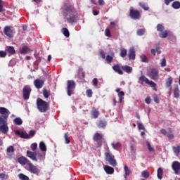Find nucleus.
<instances>
[{
	"label": "nucleus",
	"instance_id": "nucleus-15",
	"mask_svg": "<svg viewBox=\"0 0 180 180\" xmlns=\"http://www.w3.org/2000/svg\"><path fill=\"white\" fill-rule=\"evenodd\" d=\"M34 85L37 89H41L43 86L44 85V80H41L40 79H36L34 81Z\"/></svg>",
	"mask_w": 180,
	"mask_h": 180
},
{
	"label": "nucleus",
	"instance_id": "nucleus-44",
	"mask_svg": "<svg viewBox=\"0 0 180 180\" xmlns=\"http://www.w3.org/2000/svg\"><path fill=\"white\" fill-rule=\"evenodd\" d=\"M140 58L142 63H148V58H147L146 55L144 54L141 55Z\"/></svg>",
	"mask_w": 180,
	"mask_h": 180
},
{
	"label": "nucleus",
	"instance_id": "nucleus-24",
	"mask_svg": "<svg viewBox=\"0 0 180 180\" xmlns=\"http://www.w3.org/2000/svg\"><path fill=\"white\" fill-rule=\"evenodd\" d=\"M112 70H114L115 72H117L118 74H120V75H123V71L120 70V66L119 65V64L115 65L112 67Z\"/></svg>",
	"mask_w": 180,
	"mask_h": 180
},
{
	"label": "nucleus",
	"instance_id": "nucleus-9",
	"mask_svg": "<svg viewBox=\"0 0 180 180\" xmlns=\"http://www.w3.org/2000/svg\"><path fill=\"white\" fill-rule=\"evenodd\" d=\"M76 84L74 80H68L67 82V92L68 96H71L72 94H74V91L75 89Z\"/></svg>",
	"mask_w": 180,
	"mask_h": 180
},
{
	"label": "nucleus",
	"instance_id": "nucleus-10",
	"mask_svg": "<svg viewBox=\"0 0 180 180\" xmlns=\"http://www.w3.org/2000/svg\"><path fill=\"white\" fill-rule=\"evenodd\" d=\"M129 16L131 19H134V20H137L141 18V13L139 10H134L133 8L129 9Z\"/></svg>",
	"mask_w": 180,
	"mask_h": 180
},
{
	"label": "nucleus",
	"instance_id": "nucleus-12",
	"mask_svg": "<svg viewBox=\"0 0 180 180\" xmlns=\"http://www.w3.org/2000/svg\"><path fill=\"white\" fill-rule=\"evenodd\" d=\"M0 115H2L0 116V119L2 117L3 120H8V117H9V115H11V112L4 107H0Z\"/></svg>",
	"mask_w": 180,
	"mask_h": 180
},
{
	"label": "nucleus",
	"instance_id": "nucleus-14",
	"mask_svg": "<svg viewBox=\"0 0 180 180\" xmlns=\"http://www.w3.org/2000/svg\"><path fill=\"white\" fill-rule=\"evenodd\" d=\"M6 155L9 160L13 158V155H15V147H13V146H10L7 148Z\"/></svg>",
	"mask_w": 180,
	"mask_h": 180
},
{
	"label": "nucleus",
	"instance_id": "nucleus-28",
	"mask_svg": "<svg viewBox=\"0 0 180 180\" xmlns=\"http://www.w3.org/2000/svg\"><path fill=\"white\" fill-rule=\"evenodd\" d=\"M43 96L47 99V98H50L51 92L50 90H47L46 88H44L42 90Z\"/></svg>",
	"mask_w": 180,
	"mask_h": 180
},
{
	"label": "nucleus",
	"instance_id": "nucleus-59",
	"mask_svg": "<svg viewBox=\"0 0 180 180\" xmlns=\"http://www.w3.org/2000/svg\"><path fill=\"white\" fill-rule=\"evenodd\" d=\"M100 57H101V58H103V59L106 58L105 52L103 51H100Z\"/></svg>",
	"mask_w": 180,
	"mask_h": 180
},
{
	"label": "nucleus",
	"instance_id": "nucleus-3",
	"mask_svg": "<svg viewBox=\"0 0 180 180\" xmlns=\"http://www.w3.org/2000/svg\"><path fill=\"white\" fill-rule=\"evenodd\" d=\"M37 107L38 110H39L41 113H44L49 110L50 104L43 99L38 98L37 99Z\"/></svg>",
	"mask_w": 180,
	"mask_h": 180
},
{
	"label": "nucleus",
	"instance_id": "nucleus-64",
	"mask_svg": "<svg viewBox=\"0 0 180 180\" xmlns=\"http://www.w3.org/2000/svg\"><path fill=\"white\" fill-rule=\"evenodd\" d=\"M118 96H119V98H124V91H120L118 94Z\"/></svg>",
	"mask_w": 180,
	"mask_h": 180
},
{
	"label": "nucleus",
	"instance_id": "nucleus-26",
	"mask_svg": "<svg viewBox=\"0 0 180 180\" xmlns=\"http://www.w3.org/2000/svg\"><path fill=\"white\" fill-rule=\"evenodd\" d=\"M114 57H115V53H113L112 51H110V54L107 55L106 56V61H108V63H112V61H113Z\"/></svg>",
	"mask_w": 180,
	"mask_h": 180
},
{
	"label": "nucleus",
	"instance_id": "nucleus-7",
	"mask_svg": "<svg viewBox=\"0 0 180 180\" xmlns=\"http://www.w3.org/2000/svg\"><path fill=\"white\" fill-rule=\"evenodd\" d=\"M160 71L157 68H152L150 71L148 72L147 75L150 79L153 81H157L160 78Z\"/></svg>",
	"mask_w": 180,
	"mask_h": 180
},
{
	"label": "nucleus",
	"instance_id": "nucleus-32",
	"mask_svg": "<svg viewBox=\"0 0 180 180\" xmlns=\"http://www.w3.org/2000/svg\"><path fill=\"white\" fill-rule=\"evenodd\" d=\"M172 81H174V79H172V77H169L166 79V86L167 88H169L171 85H172Z\"/></svg>",
	"mask_w": 180,
	"mask_h": 180
},
{
	"label": "nucleus",
	"instance_id": "nucleus-5",
	"mask_svg": "<svg viewBox=\"0 0 180 180\" xmlns=\"http://www.w3.org/2000/svg\"><path fill=\"white\" fill-rule=\"evenodd\" d=\"M25 168L27 171L34 175H39L40 174V169L37 166L32 163V162L28 163V165L25 166Z\"/></svg>",
	"mask_w": 180,
	"mask_h": 180
},
{
	"label": "nucleus",
	"instance_id": "nucleus-29",
	"mask_svg": "<svg viewBox=\"0 0 180 180\" xmlns=\"http://www.w3.org/2000/svg\"><path fill=\"white\" fill-rule=\"evenodd\" d=\"M39 150L44 153L47 151V147H46V143H44V142L41 141L39 143Z\"/></svg>",
	"mask_w": 180,
	"mask_h": 180
},
{
	"label": "nucleus",
	"instance_id": "nucleus-21",
	"mask_svg": "<svg viewBox=\"0 0 180 180\" xmlns=\"http://www.w3.org/2000/svg\"><path fill=\"white\" fill-rule=\"evenodd\" d=\"M129 60H136V51L134 49L131 48L129 49V53L128 55Z\"/></svg>",
	"mask_w": 180,
	"mask_h": 180
},
{
	"label": "nucleus",
	"instance_id": "nucleus-41",
	"mask_svg": "<svg viewBox=\"0 0 180 180\" xmlns=\"http://www.w3.org/2000/svg\"><path fill=\"white\" fill-rule=\"evenodd\" d=\"M174 98H176V99L179 98V89L178 87L174 88Z\"/></svg>",
	"mask_w": 180,
	"mask_h": 180
},
{
	"label": "nucleus",
	"instance_id": "nucleus-30",
	"mask_svg": "<svg viewBox=\"0 0 180 180\" xmlns=\"http://www.w3.org/2000/svg\"><path fill=\"white\" fill-rule=\"evenodd\" d=\"M173 149V153L176 155H179V153H180V145H177L176 146H173L172 147Z\"/></svg>",
	"mask_w": 180,
	"mask_h": 180
},
{
	"label": "nucleus",
	"instance_id": "nucleus-63",
	"mask_svg": "<svg viewBox=\"0 0 180 180\" xmlns=\"http://www.w3.org/2000/svg\"><path fill=\"white\" fill-rule=\"evenodd\" d=\"M131 153L132 154H136V148L133 146H131Z\"/></svg>",
	"mask_w": 180,
	"mask_h": 180
},
{
	"label": "nucleus",
	"instance_id": "nucleus-2",
	"mask_svg": "<svg viewBox=\"0 0 180 180\" xmlns=\"http://www.w3.org/2000/svg\"><path fill=\"white\" fill-rule=\"evenodd\" d=\"M27 157L32 161H35V162H37L39 160V161H44L46 159V155H43L40 152H32L30 150H27Z\"/></svg>",
	"mask_w": 180,
	"mask_h": 180
},
{
	"label": "nucleus",
	"instance_id": "nucleus-42",
	"mask_svg": "<svg viewBox=\"0 0 180 180\" xmlns=\"http://www.w3.org/2000/svg\"><path fill=\"white\" fill-rule=\"evenodd\" d=\"M112 147L114 148V150H119V148H120V147H122V144L120 143H117L116 144H115V143H112L111 144Z\"/></svg>",
	"mask_w": 180,
	"mask_h": 180
},
{
	"label": "nucleus",
	"instance_id": "nucleus-17",
	"mask_svg": "<svg viewBox=\"0 0 180 180\" xmlns=\"http://www.w3.org/2000/svg\"><path fill=\"white\" fill-rule=\"evenodd\" d=\"M18 161L19 164H20L21 165H25V167L28 165V164L30 162V160H29V159L23 156L18 158Z\"/></svg>",
	"mask_w": 180,
	"mask_h": 180
},
{
	"label": "nucleus",
	"instance_id": "nucleus-53",
	"mask_svg": "<svg viewBox=\"0 0 180 180\" xmlns=\"http://www.w3.org/2000/svg\"><path fill=\"white\" fill-rule=\"evenodd\" d=\"M6 56H7L6 51H0V58H5V57H6Z\"/></svg>",
	"mask_w": 180,
	"mask_h": 180
},
{
	"label": "nucleus",
	"instance_id": "nucleus-8",
	"mask_svg": "<svg viewBox=\"0 0 180 180\" xmlns=\"http://www.w3.org/2000/svg\"><path fill=\"white\" fill-rule=\"evenodd\" d=\"M0 131L3 134H6L9 131V127H8V120H4V118H0Z\"/></svg>",
	"mask_w": 180,
	"mask_h": 180
},
{
	"label": "nucleus",
	"instance_id": "nucleus-16",
	"mask_svg": "<svg viewBox=\"0 0 180 180\" xmlns=\"http://www.w3.org/2000/svg\"><path fill=\"white\" fill-rule=\"evenodd\" d=\"M172 167L176 175H178L180 171V162L178 161H174L173 162Z\"/></svg>",
	"mask_w": 180,
	"mask_h": 180
},
{
	"label": "nucleus",
	"instance_id": "nucleus-58",
	"mask_svg": "<svg viewBox=\"0 0 180 180\" xmlns=\"http://www.w3.org/2000/svg\"><path fill=\"white\" fill-rule=\"evenodd\" d=\"M36 134V130H31L30 131V134H28L29 136V139H30V137H34V136Z\"/></svg>",
	"mask_w": 180,
	"mask_h": 180
},
{
	"label": "nucleus",
	"instance_id": "nucleus-50",
	"mask_svg": "<svg viewBox=\"0 0 180 180\" xmlns=\"http://www.w3.org/2000/svg\"><path fill=\"white\" fill-rule=\"evenodd\" d=\"M86 94L88 98H92L93 92L91 89H87Z\"/></svg>",
	"mask_w": 180,
	"mask_h": 180
},
{
	"label": "nucleus",
	"instance_id": "nucleus-31",
	"mask_svg": "<svg viewBox=\"0 0 180 180\" xmlns=\"http://www.w3.org/2000/svg\"><path fill=\"white\" fill-rule=\"evenodd\" d=\"M163 174H164V171L162 170V168L161 167L158 168L157 172V176L159 179H162Z\"/></svg>",
	"mask_w": 180,
	"mask_h": 180
},
{
	"label": "nucleus",
	"instance_id": "nucleus-38",
	"mask_svg": "<svg viewBox=\"0 0 180 180\" xmlns=\"http://www.w3.org/2000/svg\"><path fill=\"white\" fill-rule=\"evenodd\" d=\"M127 56V50L124 49H120V56L122 57V58H124Z\"/></svg>",
	"mask_w": 180,
	"mask_h": 180
},
{
	"label": "nucleus",
	"instance_id": "nucleus-13",
	"mask_svg": "<svg viewBox=\"0 0 180 180\" xmlns=\"http://www.w3.org/2000/svg\"><path fill=\"white\" fill-rule=\"evenodd\" d=\"M32 92V88H30V86H25L22 89V95H23V98L25 101H27L29 98H30V94Z\"/></svg>",
	"mask_w": 180,
	"mask_h": 180
},
{
	"label": "nucleus",
	"instance_id": "nucleus-57",
	"mask_svg": "<svg viewBox=\"0 0 180 180\" xmlns=\"http://www.w3.org/2000/svg\"><path fill=\"white\" fill-rule=\"evenodd\" d=\"M167 138L169 139V140H170V141H174L175 136L172 134H167Z\"/></svg>",
	"mask_w": 180,
	"mask_h": 180
},
{
	"label": "nucleus",
	"instance_id": "nucleus-4",
	"mask_svg": "<svg viewBox=\"0 0 180 180\" xmlns=\"http://www.w3.org/2000/svg\"><path fill=\"white\" fill-rule=\"evenodd\" d=\"M104 155H105V161L107 162V164H109V165H111L112 167L117 166V162L115 158V155L110 153V150H109V148H108V152H105L104 153Z\"/></svg>",
	"mask_w": 180,
	"mask_h": 180
},
{
	"label": "nucleus",
	"instance_id": "nucleus-47",
	"mask_svg": "<svg viewBox=\"0 0 180 180\" xmlns=\"http://www.w3.org/2000/svg\"><path fill=\"white\" fill-rule=\"evenodd\" d=\"M146 146L150 153H154V148L151 147V144H150V142L146 141Z\"/></svg>",
	"mask_w": 180,
	"mask_h": 180
},
{
	"label": "nucleus",
	"instance_id": "nucleus-20",
	"mask_svg": "<svg viewBox=\"0 0 180 180\" xmlns=\"http://www.w3.org/2000/svg\"><path fill=\"white\" fill-rule=\"evenodd\" d=\"M104 171L108 175H112V174H113L115 172V169H113V167H112L109 165H105V166H104Z\"/></svg>",
	"mask_w": 180,
	"mask_h": 180
},
{
	"label": "nucleus",
	"instance_id": "nucleus-6",
	"mask_svg": "<svg viewBox=\"0 0 180 180\" xmlns=\"http://www.w3.org/2000/svg\"><path fill=\"white\" fill-rule=\"evenodd\" d=\"M165 30V27H164V25H162V24H158L157 31L160 32V34H159V37L161 39H167V37H168V34H169V31Z\"/></svg>",
	"mask_w": 180,
	"mask_h": 180
},
{
	"label": "nucleus",
	"instance_id": "nucleus-51",
	"mask_svg": "<svg viewBox=\"0 0 180 180\" xmlns=\"http://www.w3.org/2000/svg\"><path fill=\"white\" fill-rule=\"evenodd\" d=\"M105 34L107 37H112V34H110V30H109V28L105 29Z\"/></svg>",
	"mask_w": 180,
	"mask_h": 180
},
{
	"label": "nucleus",
	"instance_id": "nucleus-49",
	"mask_svg": "<svg viewBox=\"0 0 180 180\" xmlns=\"http://www.w3.org/2000/svg\"><path fill=\"white\" fill-rule=\"evenodd\" d=\"M31 150L33 151V153H34V151H36V150H37V143H34L31 145Z\"/></svg>",
	"mask_w": 180,
	"mask_h": 180
},
{
	"label": "nucleus",
	"instance_id": "nucleus-1",
	"mask_svg": "<svg viewBox=\"0 0 180 180\" xmlns=\"http://www.w3.org/2000/svg\"><path fill=\"white\" fill-rule=\"evenodd\" d=\"M62 11L69 23H74L76 22L77 18H78V12L74 5L70 3H65L62 8Z\"/></svg>",
	"mask_w": 180,
	"mask_h": 180
},
{
	"label": "nucleus",
	"instance_id": "nucleus-55",
	"mask_svg": "<svg viewBox=\"0 0 180 180\" xmlns=\"http://www.w3.org/2000/svg\"><path fill=\"white\" fill-rule=\"evenodd\" d=\"M0 179L1 180H6L8 179V176L5 174V173L0 174Z\"/></svg>",
	"mask_w": 180,
	"mask_h": 180
},
{
	"label": "nucleus",
	"instance_id": "nucleus-56",
	"mask_svg": "<svg viewBox=\"0 0 180 180\" xmlns=\"http://www.w3.org/2000/svg\"><path fill=\"white\" fill-rule=\"evenodd\" d=\"M153 101L156 103H160V98H158V96L157 94L153 95Z\"/></svg>",
	"mask_w": 180,
	"mask_h": 180
},
{
	"label": "nucleus",
	"instance_id": "nucleus-27",
	"mask_svg": "<svg viewBox=\"0 0 180 180\" xmlns=\"http://www.w3.org/2000/svg\"><path fill=\"white\" fill-rule=\"evenodd\" d=\"M122 68L123 71H124L127 74H130V72H131V71H133V68L128 65L122 66Z\"/></svg>",
	"mask_w": 180,
	"mask_h": 180
},
{
	"label": "nucleus",
	"instance_id": "nucleus-33",
	"mask_svg": "<svg viewBox=\"0 0 180 180\" xmlns=\"http://www.w3.org/2000/svg\"><path fill=\"white\" fill-rule=\"evenodd\" d=\"M141 176L146 179L150 178V172L148 170H144L141 172Z\"/></svg>",
	"mask_w": 180,
	"mask_h": 180
},
{
	"label": "nucleus",
	"instance_id": "nucleus-34",
	"mask_svg": "<svg viewBox=\"0 0 180 180\" xmlns=\"http://www.w3.org/2000/svg\"><path fill=\"white\" fill-rule=\"evenodd\" d=\"M124 178L125 179H127L129 175H130V169H129V167L127 165H124Z\"/></svg>",
	"mask_w": 180,
	"mask_h": 180
},
{
	"label": "nucleus",
	"instance_id": "nucleus-43",
	"mask_svg": "<svg viewBox=\"0 0 180 180\" xmlns=\"http://www.w3.org/2000/svg\"><path fill=\"white\" fill-rule=\"evenodd\" d=\"M139 81H141V82H145V84H147L148 82L149 79L146 76L141 75L139 77Z\"/></svg>",
	"mask_w": 180,
	"mask_h": 180
},
{
	"label": "nucleus",
	"instance_id": "nucleus-62",
	"mask_svg": "<svg viewBox=\"0 0 180 180\" xmlns=\"http://www.w3.org/2000/svg\"><path fill=\"white\" fill-rule=\"evenodd\" d=\"M93 85L94 86H98V79L97 78H94L93 79Z\"/></svg>",
	"mask_w": 180,
	"mask_h": 180
},
{
	"label": "nucleus",
	"instance_id": "nucleus-61",
	"mask_svg": "<svg viewBox=\"0 0 180 180\" xmlns=\"http://www.w3.org/2000/svg\"><path fill=\"white\" fill-rule=\"evenodd\" d=\"M145 102H146V103H148V105H150V103H151V98L147 97L145 99Z\"/></svg>",
	"mask_w": 180,
	"mask_h": 180
},
{
	"label": "nucleus",
	"instance_id": "nucleus-60",
	"mask_svg": "<svg viewBox=\"0 0 180 180\" xmlns=\"http://www.w3.org/2000/svg\"><path fill=\"white\" fill-rule=\"evenodd\" d=\"M138 129L139 130H144V126L140 122H138Z\"/></svg>",
	"mask_w": 180,
	"mask_h": 180
},
{
	"label": "nucleus",
	"instance_id": "nucleus-48",
	"mask_svg": "<svg viewBox=\"0 0 180 180\" xmlns=\"http://www.w3.org/2000/svg\"><path fill=\"white\" fill-rule=\"evenodd\" d=\"M19 178L21 180H30L29 176H27L22 173L19 174Z\"/></svg>",
	"mask_w": 180,
	"mask_h": 180
},
{
	"label": "nucleus",
	"instance_id": "nucleus-18",
	"mask_svg": "<svg viewBox=\"0 0 180 180\" xmlns=\"http://www.w3.org/2000/svg\"><path fill=\"white\" fill-rule=\"evenodd\" d=\"M4 34L7 36V37H9V39H11L12 37V29L9 26H6L4 29Z\"/></svg>",
	"mask_w": 180,
	"mask_h": 180
},
{
	"label": "nucleus",
	"instance_id": "nucleus-22",
	"mask_svg": "<svg viewBox=\"0 0 180 180\" xmlns=\"http://www.w3.org/2000/svg\"><path fill=\"white\" fill-rule=\"evenodd\" d=\"M91 115L93 119H98L100 115L99 110H98L97 108H93L91 111Z\"/></svg>",
	"mask_w": 180,
	"mask_h": 180
},
{
	"label": "nucleus",
	"instance_id": "nucleus-19",
	"mask_svg": "<svg viewBox=\"0 0 180 180\" xmlns=\"http://www.w3.org/2000/svg\"><path fill=\"white\" fill-rule=\"evenodd\" d=\"M15 134L20 136L21 139H29V134L25 131H20L19 130L15 131Z\"/></svg>",
	"mask_w": 180,
	"mask_h": 180
},
{
	"label": "nucleus",
	"instance_id": "nucleus-36",
	"mask_svg": "<svg viewBox=\"0 0 180 180\" xmlns=\"http://www.w3.org/2000/svg\"><path fill=\"white\" fill-rule=\"evenodd\" d=\"M147 85H150L151 88H154L155 91H157V84L153 81H148Z\"/></svg>",
	"mask_w": 180,
	"mask_h": 180
},
{
	"label": "nucleus",
	"instance_id": "nucleus-25",
	"mask_svg": "<svg viewBox=\"0 0 180 180\" xmlns=\"http://www.w3.org/2000/svg\"><path fill=\"white\" fill-rule=\"evenodd\" d=\"M6 51L11 55L16 54V51H15V48H13V46H6Z\"/></svg>",
	"mask_w": 180,
	"mask_h": 180
},
{
	"label": "nucleus",
	"instance_id": "nucleus-35",
	"mask_svg": "<svg viewBox=\"0 0 180 180\" xmlns=\"http://www.w3.org/2000/svg\"><path fill=\"white\" fill-rule=\"evenodd\" d=\"M14 124H16L17 126H20L22 123H23V121H22V119L17 117L15 118L13 120Z\"/></svg>",
	"mask_w": 180,
	"mask_h": 180
},
{
	"label": "nucleus",
	"instance_id": "nucleus-23",
	"mask_svg": "<svg viewBox=\"0 0 180 180\" xmlns=\"http://www.w3.org/2000/svg\"><path fill=\"white\" fill-rule=\"evenodd\" d=\"M108 124V122L105 120H101L97 122V126L100 129H105L106 127V125Z\"/></svg>",
	"mask_w": 180,
	"mask_h": 180
},
{
	"label": "nucleus",
	"instance_id": "nucleus-54",
	"mask_svg": "<svg viewBox=\"0 0 180 180\" xmlns=\"http://www.w3.org/2000/svg\"><path fill=\"white\" fill-rule=\"evenodd\" d=\"M64 138H65V141L66 144H70V137L68 136V134H65Z\"/></svg>",
	"mask_w": 180,
	"mask_h": 180
},
{
	"label": "nucleus",
	"instance_id": "nucleus-39",
	"mask_svg": "<svg viewBox=\"0 0 180 180\" xmlns=\"http://www.w3.org/2000/svg\"><path fill=\"white\" fill-rule=\"evenodd\" d=\"M29 53V48L26 46H23L20 50L21 54H27Z\"/></svg>",
	"mask_w": 180,
	"mask_h": 180
},
{
	"label": "nucleus",
	"instance_id": "nucleus-40",
	"mask_svg": "<svg viewBox=\"0 0 180 180\" xmlns=\"http://www.w3.org/2000/svg\"><path fill=\"white\" fill-rule=\"evenodd\" d=\"M172 8H174V9H179L180 2L179 1H174V2L172 3Z\"/></svg>",
	"mask_w": 180,
	"mask_h": 180
},
{
	"label": "nucleus",
	"instance_id": "nucleus-45",
	"mask_svg": "<svg viewBox=\"0 0 180 180\" xmlns=\"http://www.w3.org/2000/svg\"><path fill=\"white\" fill-rule=\"evenodd\" d=\"M62 32L65 37H70V31L67 28H63Z\"/></svg>",
	"mask_w": 180,
	"mask_h": 180
},
{
	"label": "nucleus",
	"instance_id": "nucleus-52",
	"mask_svg": "<svg viewBox=\"0 0 180 180\" xmlns=\"http://www.w3.org/2000/svg\"><path fill=\"white\" fill-rule=\"evenodd\" d=\"M161 67H167V59L165 58H163L162 59V61L160 63Z\"/></svg>",
	"mask_w": 180,
	"mask_h": 180
},
{
	"label": "nucleus",
	"instance_id": "nucleus-37",
	"mask_svg": "<svg viewBox=\"0 0 180 180\" xmlns=\"http://www.w3.org/2000/svg\"><path fill=\"white\" fill-rule=\"evenodd\" d=\"M139 6L142 8V9H143L144 11H148V9H150V7H148V6H147L146 3H139Z\"/></svg>",
	"mask_w": 180,
	"mask_h": 180
},
{
	"label": "nucleus",
	"instance_id": "nucleus-46",
	"mask_svg": "<svg viewBox=\"0 0 180 180\" xmlns=\"http://www.w3.org/2000/svg\"><path fill=\"white\" fill-rule=\"evenodd\" d=\"M144 33H146V29H139L137 30L138 36H143Z\"/></svg>",
	"mask_w": 180,
	"mask_h": 180
},
{
	"label": "nucleus",
	"instance_id": "nucleus-11",
	"mask_svg": "<svg viewBox=\"0 0 180 180\" xmlns=\"http://www.w3.org/2000/svg\"><path fill=\"white\" fill-rule=\"evenodd\" d=\"M103 139V135L102 134L96 132L93 136V140L96 141L97 147H102V140Z\"/></svg>",
	"mask_w": 180,
	"mask_h": 180
}]
</instances>
